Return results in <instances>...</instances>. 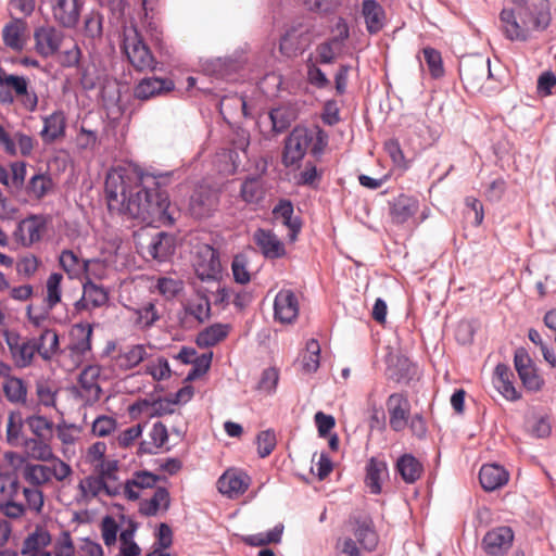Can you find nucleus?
<instances>
[{
	"mask_svg": "<svg viewBox=\"0 0 556 556\" xmlns=\"http://www.w3.org/2000/svg\"><path fill=\"white\" fill-rule=\"evenodd\" d=\"M2 389L5 397L11 403L24 404L26 402L27 387L22 379L16 377H8L3 381Z\"/></svg>",
	"mask_w": 556,
	"mask_h": 556,
	"instance_id": "47",
	"label": "nucleus"
},
{
	"mask_svg": "<svg viewBox=\"0 0 556 556\" xmlns=\"http://www.w3.org/2000/svg\"><path fill=\"white\" fill-rule=\"evenodd\" d=\"M109 301L108 290L94 281L86 280L83 283V298L76 303L78 309L104 306Z\"/></svg>",
	"mask_w": 556,
	"mask_h": 556,
	"instance_id": "29",
	"label": "nucleus"
},
{
	"mask_svg": "<svg viewBox=\"0 0 556 556\" xmlns=\"http://www.w3.org/2000/svg\"><path fill=\"white\" fill-rule=\"evenodd\" d=\"M58 391L56 386L49 380L36 382V395L39 403L46 407H55Z\"/></svg>",
	"mask_w": 556,
	"mask_h": 556,
	"instance_id": "58",
	"label": "nucleus"
},
{
	"mask_svg": "<svg viewBox=\"0 0 556 556\" xmlns=\"http://www.w3.org/2000/svg\"><path fill=\"white\" fill-rule=\"evenodd\" d=\"M419 210V202L416 198L400 194L391 203L390 214L396 224H404L412 218Z\"/></svg>",
	"mask_w": 556,
	"mask_h": 556,
	"instance_id": "30",
	"label": "nucleus"
},
{
	"mask_svg": "<svg viewBox=\"0 0 556 556\" xmlns=\"http://www.w3.org/2000/svg\"><path fill=\"white\" fill-rule=\"evenodd\" d=\"M253 241L265 258L278 260L287 255L285 243L271 230L256 229Z\"/></svg>",
	"mask_w": 556,
	"mask_h": 556,
	"instance_id": "18",
	"label": "nucleus"
},
{
	"mask_svg": "<svg viewBox=\"0 0 556 556\" xmlns=\"http://www.w3.org/2000/svg\"><path fill=\"white\" fill-rule=\"evenodd\" d=\"M25 424L35 438L51 440L54 422L42 415H33L25 419Z\"/></svg>",
	"mask_w": 556,
	"mask_h": 556,
	"instance_id": "46",
	"label": "nucleus"
},
{
	"mask_svg": "<svg viewBox=\"0 0 556 556\" xmlns=\"http://www.w3.org/2000/svg\"><path fill=\"white\" fill-rule=\"evenodd\" d=\"M265 195V189L260 177H248L241 185L240 198L248 204H258Z\"/></svg>",
	"mask_w": 556,
	"mask_h": 556,
	"instance_id": "42",
	"label": "nucleus"
},
{
	"mask_svg": "<svg viewBox=\"0 0 556 556\" xmlns=\"http://www.w3.org/2000/svg\"><path fill=\"white\" fill-rule=\"evenodd\" d=\"M306 46L307 40L305 36L296 29H291L280 39L279 49L283 55L292 58L302 53Z\"/></svg>",
	"mask_w": 556,
	"mask_h": 556,
	"instance_id": "39",
	"label": "nucleus"
},
{
	"mask_svg": "<svg viewBox=\"0 0 556 556\" xmlns=\"http://www.w3.org/2000/svg\"><path fill=\"white\" fill-rule=\"evenodd\" d=\"M293 205L290 201L282 200L280 201L275 208L273 210V214L276 219H280L281 223L288 227L289 233L288 238L290 241H295L298 235L301 230V222L299 218L293 217Z\"/></svg>",
	"mask_w": 556,
	"mask_h": 556,
	"instance_id": "34",
	"label": "nucleus"
},
{
	"mask_svg": "<svg viewBox=\"0 0 556 556\" xmlns=\"http://www.w3.org/2000/svg\"><path fill=\"white\" fill-rule=\"evenodd\" d=\"M249 488V478L236 470L225 471L217 480L218 491L227 495L229 498H235L243 494Z\"/></svg>",
	"mask_w": 556,
	"mask_h": 556,
	"instance_id": "21",
	"label": "nucleus"
},
{
	"mask_svg": "<svg viewBox=\"0 0 556 556\" xmlns=\"http://www.w3.org/2000/svg\"><path fill=\"white\" fill-rule=\"evenodd\" d=\"M100 375L101 368L98 365L85 367L79 375V386L89 402H97L101 397L102 389L98 383Z\"/></svg>",
	"mask_w": 556,
	"mask_h": 556,
	"instance_id": "27",
	"label": "nucleus"
},
{
	"mask_svg": "<svg viewBox=\"0 0 556 556\" xmlns=\"http://www.w3.org/2000/svg\"><path fill=\"white\" fill-rule=\"evenodd\" d=\"M154 288L166 300H172L184 290V281L179 278L160 277Z\"/></svg>",
	"mask_w": 556,
	"mask_h": 556,
	"instance_id": "56",
	"label": "nucleus"
},
{
	"mask_svg": "<svg viewBox=\"0 0 556 556\" xmlns=\"http://www.w3.org/2000/svg\"><path fill=\"white\" fill-rule=\"evenodd\" d=\"M348 525L355 541L364 551L372 552L376 549L379 535L370 516L364 514L352 515Z\"/></svg>",
	"mask_w": 556,
	"mask_h": 556,
	"instance_id": "10",
	"label": "nucleus"
},
{
	"mask_svg": "<svg viewBox=\"0 0 556 556\" xmlns=\"http://www.w3.org/2000/svg\"><path fill=\"white\" fill-rule=\"evenodd\" d=\"M362 15L369 34H378L386 25V12L377 0H363Z\"/></svg>",
	"mask_w": 556,
	"mask_h": 556,
	"instance_id": "28",
	"label": "nucleus"
},
{
	"mask_svg": "<svg viewBox=\"0 0 556 556\" xmlns=\"http://www.w3.org/2000/svg\"><path fill=\"white\" fill-rule=\"evenodd\" d=\"M52 14L61 26L75 27L79 20L77 0H52Z\"/></svg>",
	"mask_w": 556,
	"mask_h": 556,
	"instance_id": "24",
	"label": "nucleus"
},
{
	"mask_svg": "<svg viewBox=\"0 0 556 556\" xmlns=\"http://www.w3.org/2000/svg\"><path fill=\"white\" fill-rule=\"evenodd\" d=\"M218 205L216 191L207 187H200L191 195L189 208L197 218L210 216Z\"/></svg>",
	"mask_w": 556,
	"mask_h": 556,
	"instance_id": "19",
	"label": "nucleus"
},
{
	"mask_svg": "<svg viewBox=\"0 0 556 556\" xmlns=\"http://www.w3.org/2000/svg\"><path fill=\"white\" fill-rule=\"evenodd\" d=\"M106 443L97 441L87 447L84 454V462L91 467L92 471L118 472V462L106 458Z\"/></svg>",
	"mask_w": 556,
	"mask_h": 556,
	"instance_id": "17",
	"label": "nucleus"
},
{
	"mask_svg": "<svg viewBox=\"0 0 556 556\" xmlns=\"http://www.w3.org/2000/svg\"><path fill=\"white\" fill-rule=\"evenodd\" d=\"M144 365V374L150 375L153 380L161 381L170 377V367L168 361L164 356L148 358Z\"/></svg>",
	"mask_w": 556,
	"mask_h": 556,
	"instance_id": "54",
	"label": "nucleus"
},
{
	"mask_svg": "<svg viewBox=\"0 0 556 556\" xmlns=\"http://www.w3.org/2000/svg\"><path fill=\"white\" fill-rule=\"evenodd\" d=\"M389 426L395 432H402L410 418V402L404 393H392L386 402Z\"/></svg>",
	"mask_w": 556,
	"mask_h": 556,
	"instance_id": "14",
	"label": "nucleus"
},
{
	"mask_svg": "<svg viewBox=\"0 0 556 556\" xmlns=\"http://www.w3.org/2000/svg\"><path fill=\"white\" fill-rule=\"evenodd\" d=\"M14 101L26 112L34 113L38 109L39 97L25 76L9 74L0 67V103L12 104Z\"/></svg>",
	"mask_w": 556,
	"mask_h": 556,
	"instance_id": "3",
	"label": "nucleus"
},
{
	"mask_svg": "<svg viewBox=\"0 0 556 556\" xmlns=\"http://www.w3.org/2000/svg\"><path fill=\"white\" fill-rule=\"evenodd\" d=\"M37 353L46 361L50 359L59 350V336L53 329L43 330L38 339H35Z\"/></svg>",
	"mask_w": 556,
	"mask_h": 556,
	"instance_id": "44",
	"label": "nucleus"
},
{
	"mask_svg": "<svg viewBox=\"0 0 556 556\" xmlns=\"http://www.w3.org/2000/svg\"><path fill=\"white\" fill-rule=\"evenodd\" d=\"M334 551L338 556H362L364 551L352 536L338 538Z\"/></svg>",
	"mask_w": 556,
	"mask_h": 556,
	"instance_id": "64",
	"label": "nucleus"
},
{
	"mask_svg": "<svg viewBox=\"0 0 556 556\" xmlns=\"http://www.w3.org/2000/svg\"><path fill=\"white\" fill-rule=\"evenodd\" d=\"M157 481L159 477L149 471H137L131 479L122 484V492L127 500L136 501L140 496V490L153 488Z\"/></svg>",
	"mask_w": 556,
	"mask_h": 556,
	"instance_id": "31",
	"label": "nucleus"
},
{
	"mask_svg": "<svg viewBox=\"0 0 556 556\" xmlns=\"http://www.w3.org/2000/svg\"><path fill=\"white\" fill-rule=\"evenodd\" d=\"M51 543V535L43 529H36L29 534L22 547V554L42 552L41 548L48 546Z\"/></svg>",
	"mask_w": 556,
	"mask_h": 556,
	"instance_id": "52",
	"label": "nucleus"
},
{
	"mask_svg": "<svg viewBox=\"0 0 556 556\" xmlns=\"http://www.w3.org/2000/svg\"><path fill=\"white\" fill-rule=\"evenodd\" d=\"M48 463V476L49 480L54 479L58 482H64L73 475V469L70 464L62 460L60 457L52 454L51 459H46Z\"/></svg>",
	"mask_w": 556,
	"mask_h": 556,
	"instance_id": "55",
	"label": "nucleus"
},
{
	"mask_svg": "<svg viewBox=\"0 0 556 556\" xmlns=\"http://www.w3.org/2000/svg\"><path fill=\"white\" fill-rule=\"evenodd\" d=\"M53 188V182L50 176L46 174L33 175L24 187V192L27 195V200L40 201L43 199Z\"/></svg>",
	"mask_w": 556,
	"mask_h": 556,
	"instance_id": "37",
	"label": "nucleus"
},
{
	"mask_svg": "<svg viewBox=\"0 0 556 556\" xmlns=\"http://www.w3.org/2000/svg\"><path fill=\"white\" fill-rule=\"evenodd\" d=\"M170 504L169 493L165 488H157L151 498L140 503V513L155 516L160 510H167Z\"/></svg>",
	"mask_w": 556,
	"mask_h": 556,
	"instance_id": "40",
	"label": "nucleus"
},
{
	"mask_svg": "<svg viewBox=\"0 0 556 556\" xmlns=\"http://www.w3.org/2000/svg\"><path fill=\"white\" fill-rule=\"evenodd\" d=\"M396 471L406 483H414L424 472L422 464L412 454L402 455L395 465Z\"/></svg>",
	"mask_w": 556,
	"mask_h": 556,
	"instance_id": "36",
	"label": "nucleus"
},
{
	"mask_svg": "<svg viewBox=\"0 0 556 556\" xmlns=\"http://www.w3.org/2000/svg\"><path fill=\"white\" fill-rule=\"evenodd\" d=\"M49 441L34 437L24 439L22 445L30 458L45 462L46 459H51L53 454Z\"/></svg>",
	"mask_w": 556,
	"mask_h": 556,
	"instance_id": "43",
	"label": "nucleus"
},
{
	"mask_svg": "<svg viewBox=\"0 0 556 556\" xmlns=\"http://www.w3.org/2000/svg\"><path fill=\"white\" fill-rule=\"evenodd\" d=\"M173 251V238L163 231L157 232L149 244V254L159 261H164Z\"/></svg>",
	"mask_w": 556,
	"mask_h": 556,
	"instance_id": "45",
	"label": "nucleus"
},
{
	"mask_svg": "<svg viewBox=\"0 0 556 556\" xmlns=\"http://www.w3.org/2000/svg\"><path fill=\"white\" fill-rule=\"evenodd\" d=\"M500 18L507 38L510 40H526V31L518 24L513 10L504 9L500 14Z\"/></svg>",
	"mask_w": 556,
	"mask_h": 556,
	"instance_id": "50",
	"label": "nucleus"
},
{
	"mask_svg": "<svg viewBox=\"0 0 556 556\" xmlns=\"http://www.w3.org/2000/svg\"><path fill=\"white\" fill-rule=\"evenodd\" d=\"M320 346L317 340H309L306 343L305 352L302 355L301 364L305 372H315L319 367Z\"/></svg>",
	"mask_w": 556,
	"mask_h": 556,
	"instance_id": "57",
	"label": "nucleus"
},
{
	"mask_svg": "<svg viewBox=\"0 0 556 556\" xmlns=\"http://www.w3.org/2000/svg\"><path fill=\"white\" fill-rule=\"evenodd\" d=\"M47 224L48 219L45 215L31 214L18 223L14 238L23 247L29 248L41 240Z\"/></svg>",
	"mask_w": 556,
	"mask_h": 556,
	"instance_id": "13",
	"label": "nucleus"
},
{
	"mask_svg": "<svg viewBox=\"0 0 556 556\" xmlns=\"http://www.w3.org/2000/svg\"><path fill=\"white\" fill-rule=\"evenodd\" d=\"M275 318L282 324L293 323L299 315V302L291 290H280L274 302Z\"/></svg>",
	"mask_w": 556,
	"mask_h": 556,
	"instance_id": "20",
	"label": "nucleus"
},
{
	"mask_svg": "<svg viewBox=\"0 0 556 556\" xmlns=\"http://www.w3.org/2000/svg\"><path fill=\"white\" fill-rule=\"evenodd\" d=\"M514 364L525 388L530 391H539L542 388L543 380L538 375L534 364L525 349L516 350Z\"/></svg>",
	"mask_w": 556,
	"mask_h": 556,
	"instance_id": "16",
	"label": "nucleus"
},
{
	"mask_svg": "<svg viewBox=\"0 0 556 556\" xmlns=\"http://www.w3.org/2000/svg\"><path fill=\"white\" fill-rule=\"evenodd\" d=\"M64 34L52 25H41L34 30V49L43 59L54 56L62 46Z\"/></svg>",
	"mask_w": 556,
	"mask_h": 556,
	"instance_id": "11",
	"label": "nucleus"
},
{
	"mask_svg": "<svg viewBox=\"0 0 556 556\" xmlns=\"http://www.w3.org/2000/svg\"><path fill=\"white\" fill-rule=\"evenodd\" d=\"M323 170L318 169L314 164L307 163L303 170L296 176L299 186H307L316 189L321 180Z\"/></svg>",
	"mask_w": 556,
	"mask_h": 556,
	"instance_id": "62",
	"label": "nucleus"
},
{
	"mask_svg": "<svg viewBox=\"0 0 556 556\" xmlns=\"http://www.w3.org/2000/svg\"><path fill=\"white\" fill-rule=\"evenodd\" d=\"M63 275L52 273L46 282L45 303L49 309L54 308L61 302Z\"/></svg>",
	"mask_w": 556,
	"mask_h": 556,
	"instance_id": "51",
	"label": "nucleus"
},
{
	"mask_svg": "<svg viewBox=\"0 0 556 556\" xmlns=\"http://www.w3.org/2000/svg\"><path fill=\"white\" fill-rule=\"evenodd\" d=\"M283 532V525L279 523L275 526L267 533H257L243 538V542L250 546H265L267 544H276L281 541Z\"/></svg>",
	"mask_w": 556,
	"mask_h": 556,
	"instance_id": "53",
	"label": "nucleus"
},
{
	"mask_svg": "<svg viewBox=\"0 0 556 556\" xmlns=\"http://www.w3.org/2000/svg\"><path fill=\"white\" fill-rule=\"evenodd\" d=\"M185 312L198 323H204L211 315L210 300L204 295H198L195 299H191L186 303Z\"/></svg>",
	"mask_w": 556,
	"mask_h": 556,
	"instance_id": "48",
	"label": "nucleus"
},
{
	"mask_svg": "<svg viewBox=\"0 0 556 556\" xmlns=\"http://www.w3.org/2000/svg\"><path fill=\"white\" fill-rule=\"evenodd\" d=\"M514 542V531L511 528L503 526L488 531L482 539V548L490 556H502L511 546Z\"/></svg>",
	"mask_w": 556,
	"mask_h": 556,
	"instance_id": "15",
	"label": "nucleus"
},
{
	"mask_svg": "<svg viewBox=\"0 0 556 556\" xmlns=\"http://www.w3.org/2000/svg\"><path fill=\"white\" fill-rule=\"evenodd\" d=\"M149 438L150 440H146L140 443L139 451L141 453H156L159 448L163 447L166 444L168 440L166 426L162 422H155L149 432Z\"/></svg>",
	"mask_w": 556,
	"mask_h": 556,
	"instance_id": "41",
	"label": "nucleus"
},
{
	"mask_svg": "<svg viewBox=\"0 0 556 556\" xmlns=\"http://www.w3.org/2000/svg\"><path fill=\"white\" fill-rule=\"evenodd\" d=\"M83 276L85 281L102 280L108 276V264L102 260H86Z\"/></svg>",
	"mask_w": 556,
	"mask_h": 556,
	"instance_id": "61",
	"label": "nucleus"
},
{
	"mask_svg": "<svg viewBox=\"0 0 556 556\" xmlns=\"http://www.w3.org/2000/svg\"><path fill=\"white\" fill-rule=\"evenodd\" d=\"M230 331V326L227 324H214L202 330L197 337V344L200 348L214 346L224 341Z\"/></svg>",
	"mask_w": 556,
	"mask_h": 556,
	"instance_id": "38",
	"label": "nucleus"
},
{
	"mask_svg": "<svg viewBox=\"0 0 556 556\" xmlns=\"http://www.w3.org/2000/svg\"><path fill=\"white\" fill-rule=\"evenodd\" d=\"M326 144L321 130L295 127L285 140L282 164L286 167L298 166L309 147L313 154H318Z\"/></svg>",
	"mask_w": 556,
	"mask_h": 556,
	"instance_id": "2",
	"label": "nucleus"
},
{
	"mask_svg": "<svg viewBox=\"0 0 556 556\" xmlns=\"http://www.w3.org/2000/svg\"><path fill=\"white\" fill-rule=\"evenodd\" d=\"M43 128L40 137L45 143H52L65 136L66 116L62 110H56L52 114L42 117Z\"/></svg>",
	"mask_w": 556,
	"mask_h": 556,
	"instance_id": "23",
	"label": "nucleus"
},
{
	"mask_svg": "<svg viewBox=\"0 0 556 556\" xmlns=\"http://www.w3.org/2000/svg\"><path fill=\"white\" fill-rule=\"evenodd\" d=\"M389 477L387 463L383 459L371 457L366 464L365 485L371 494L382 491V482Z\"/></svg>",
	"mask_w": 556,
	"mask_h": 556,
	"instance_id": "25",
	"label": "nucleus"
},
{
	"mask_svg": "<svg viewBox=\"0 0 556 556\" xmlns=\"http://www.w3.org/2000/svg\"><path fill=\"white\" fill-rule=\"evenodd\" d=\"M197 276L202 280H217L222 274L218 252L208 244L198 247L193 261Z\"/></svg>",
	"mask_w": 556,
	"mask_h": 556,
	"instance_id": "9",
	"label": "nucleus"
},
{
	"mask_svg": "<svg viewBox=\"0 0 556 556\" xmlns=\"http://www.w3.org/2000/svg\"><path fill=\"white\" fill-rule=\"evenodd\" d=\"M509 475L504 467L496 464L483 465L479 472L481 486L485 491H494L508 482Z\"/></svg>",
	"mask_w": 556,
	"mask_h": 556,
	"instance_id": "32",
	"label": "nucleus"
},
{
	"mask_svg": "<svg viewBox=\"0 0 556 556\" xmlns=\"http://www.w3.org/2000/svg\"><path fill=\"white\" fill-rule=\"evenodd\" d=\"M122 51L137 72H153L157 61L136 27L123 31Z\"/></svg>",
	"mask_w": 556,
	"mask_h": 556,
	"instance_id": "4",
	"label": "nucleus"
},
{
	"mask_svg": "<svg viewBox=\"0 0 556 556\" xmlns=\"http://www.w3.org/2000/svg\"><path fill=\"white\" fill-rule=\"evenodd\" d=\"M459 76L464 87L468 91H480L483 87V83L492 76L490 60L481 56L463 60L459 64Z\"/></svg>",
	"mask_w": 556,
	"mask_h": 556,
	"instance_id": "7",
	"label": "nucleus"
},
{
	"mask_svg": "<svg viewBox=\"0 0 556 556\" xmlns=\"http://www.w3.org/2000/svg\"><path fill=\"white\" fill-rule=\"evenodd\" d=\"M422 54L431 76L433 78L443 76L444 68L441 53L433 48L427 47L422 50Z\"/></svg>",
	"mask_w": 556,
	"mask_h": 556,
	"instance_id": "63",
	"label": "nucleus"
},
{
	"mask_svg": "<svg viewBox=\"0 0 556 556\" xmlns=\"http://www.w3.org/2000/svg\"><path fill=\"white\" fill-rule=\"evenodd\" d=\"M128 312L135 327L139 330H148L161 319V314L153 301L146 302L138 307H128Z\"/></svg>",
	"mask_w": 556,
	"mask_h": 556,
	"instance_id": "26",
	"label": "nucleus"
},
{
	"mask_svg": "<svg viewBox=\"0 0 556 556\" xmlns=\"http://www.w3.org/2000/svg\"><path fill=\"white\" fill-rule=\"evenodd\" d=\"M92 326L90 324H76L70 332V343L66 348L71 358V368L79 367L91 352Z\"/></svg>",
	"mask_w": 556,
	"mask_h": 556,
	"instance_id": "8",
	"label": "nucleus"
},
{
	"mask_svg": "<svg viewBox=\"0 0 556 556\" xmlns=\"http://www.w3.org/2000/svg\"><path fill=\"white\" fill-rule=\"evenodd\" d=\"M4 337L15 366L18 368L30 366L38 350L35 339H23L15 331H5Z\"/></svg>",
	"mask_w": 556,
	"mask_h": 556,
	"instance_id": "12",
	"label": "nucleus"
},
{
	"mask_svg": "<svg viewBox=\"0 0 556 556\" xmlns=\"http://www.w3.org/2000/svg\"><path fill=\"white\" fill-rule=\"evenodd\" d=\"M27 24L21 18H14L2 29V39L4 45L14 50L22 51L26 45Z\"/></svg>",
	"mask_w": 556,
	"mask_h": 556,
	"instance_id": "33",
	"label": "nucleus"
},
{
	"mask_svg": "<svg viewBox=\"0 0 556 556\" xmlns=\"http://www.w3.org/2000/svg\"><path fill=\"white\" fill-rule=\"evenodd\" d=\"M78 489L86 500L101 495L114 497L122 493V483L118 481V472L92 471L79 482Z\"/></svg>",
	"mask_w": 556,
	"mask_h": 556,
	"instance_id": "5",
	"label": "nucleus"
},
{
	"mask_svg": "<svg viewBox=\"0 0 556 556\" xmlns=\"http://www.w3.org/2000/svg\"><path fill=\"white\" fill-rule=\"evenodd\" d=\"M24 479L33 486H40L48 482V467L41 464H27L23 471Z\"/></svg>",
	"mask_w": 556,
	"mask_h": 556,
	"instance_id": "59",
	"label": "nucleus"
},
{
	"mask_svg": "<svg viewBox=\"0 0 556 556\" xmlns=\"http://www.w3.org/2000/svg\"><path fill=\"white\" fill-rule=\"evenodd\" d=\"M111 356V367L116 372H126L136 368L139 364L149 358L147 346L144 344H130L116 350L115 343H109L105 353Z\"/></svg>",
	"mask_w": 556,
	"mask_h": 556,
	"instance_id": "6",
	"label": "nucleus"
},
{
	"mask_svg": "<svg viewBox=\"0 0 556 556\" xmlns=\"http://www.w3.org/2000/svg\"><path fill=\"white\" fill-rule=\"evenodd\" d=\"M60 266L67 273L70 278H79L83 276L86 260H81L71 250H64L59 257Z\"/></svg>",
	"mask_w": 556,
	"mask_h": 556,
	"instance_id": "49",
	"label": "nucleus"
},
{
	"mask_svg": "<svg viewBox=\"0 0 556 556\" xmlns=\"http://www.w3.org/2000/svg\"><path fill=\"white\" fill-rule=\"evenodd\" d=\"M513 372L505 364H498L494 370L493 382L498 392L507 400L515 401L520 397L510 378Z\"/></svg>",
	"mask_w": 556,
	"mask_h": 556,
	"instance_id": "35",
	"label": "nucleus"
},
{
	"mask_svg": "<svg viewBox=\"0 0 556 556\" xmlns=\"http://www.w3.org/2000/svg\"><path fill=\"white\" fill-rule=\"evenodd\" d=\"M175 87L173 80L157 78V77H147L141 79L134 89V94L139 100H149L153 97L160 96L162 93L168 92L173 90Z\"/></svg>",
	"mask_w": 556,
	"mask_h": 556,
	"instance_id": "22",
	"label": "nucleus"
},
{
	"mask_svg": "<svg viewBox=\"0 0 556 556\" xmlns=\"http://www.w3.org/2000/svg\"><path fill=\"white\" fill-rule=\"evenodd\" d=\"M117 420L113 416L100 415L91 425V433L98 438H105L117 429Z\"/></svg>",
	"mask_w": 556,
	"mask_h": 556,
	"instance_id": "60",
	"label": "nucleus"
},
{
	"mask_svg": "<svg viewBox=\"0 0 556 556\" xmlns=\"http://www.w3.org/2000/svg\"><path fill=\"white\" fill-rule=\"evenodd\" d=\"M140 188L127 185L126 178L121 177L118 190H112L106 184L108 207L111 212L126 214L147 225L172 226L175 223L176 210L172 206L168 193L162 189L160 184L151 178Z\"/></svg>",
	"mask_w": 556,
	"mask_h": 556,
	"instance_id": "1",
	"label": "nucleus"
}]
</instances>
